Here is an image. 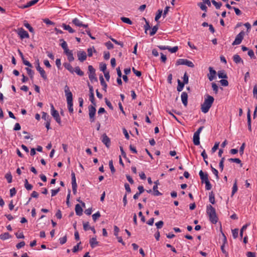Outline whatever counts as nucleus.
I'll return each mask as SVG.
<instances>
[{"instance_id":"dca6fc26","label":"nucleus","mask_w":257,"mask_h":257,"mask_svg":"<svg viewBox=\"0 0 257 257\" xmlns=\"http://www.w3.org/2000/svg\"><path fill=\"white\" fill-rule=\"evenodd\" d=\"M64 53L67 56L68 60L69 62H72L74 60V58L73 55L72 51L69 49L64 52Z\"/></svg>"},{"instance_id":"bf43d9fd","label":"nucleus","mask_w":257,"mask_h":257,"mask_svg":"<svg viewBox=\"0 0 257 257\" xmlns=\"http://www.w3.org/2000/svg\"><path fill=\"white\" fill-rule=\"evenodd\" d=\"M219 143L216 142L211 149L212 153H214L218 149L219 147Z\"/></svg>"},{"instance_id":"603ef678","label":"nucleus","mask_w":257,"mask_h":257,"mask_svg":"<svg viewBox=\"0 0 257 257\" xmlns=\"http://www.w3.org/2000/svg\"><path fill=\"white\" fill-rule=\"evenodd\" d=\"M39 0H33V1H30L28 3H27V6H28V7L29 8L32 6L35 5L36 4H37L39 2Z\"/></svg>"},{"instance_id":"6e6d98bb","label":"nucleus","mask_w":257,"mask_h":257,"mask_svg":"<svg viewBox=\"0 0 257 257\" xmlns=\"http://www.w3.org/2000/svg\"><path fill=\"white\" fill-rule=\"evenodd\" d=\"M72 185L77 184L74 172L71 173Z\"/></svg>"},{"instance_id":"2f4dec72","label":"nucleus","mask_w":257,"mask_h":257,"mask_svg":"<svg viewBox=\"0 0 257 257\" xmlns=\"http://www.w3.org/2000/svg\"><path fill=\"white\" fill-rule=\"evenodd\" d=\"M74 71H75L77 75L80 76H82L84 75V72L81 70L79 66L76 67L75 68V70L74 69Z\"/></svg>"},{"instance_id":"4468645a","label":"nucleus","mask_w":257,"mask_h":257,"mask_svg":"<svg viewBox=\"0 0 257 257\" xmlns=\"http://www.w3.org/2000/svg\"><path fill=\"white\" fill-rule=\"evenodd\" d=\"M199 176L200 177V179L201 180V182L202 183L205 182L208 180V175L206 173L205 174L204 172L200 170L199 173Z\"/></svg>"},{"instance_id":"f8f14e48","label":"nucleus","mask_w":257,"mask_h":257,"mask_svg":"<svg viewBox=\"0 0 257 257\" xmlns=\"http://www.w3.org/2000/svg\"><path fill=\"white\" fill-rule=\"evenodd\" d=\"M209 74H208L207 75V76H208L209 80L210 81H211L215 78L216 72L211 67H209Z\"/></svg>"},{"instance_id":"9b49d317","label":"nucleus","mask_w":257,"mask_h":257,"mask_svg":"<svg viewBox=\"0 0 257 257\" xmlns=\"http://www.w3.org/2000/svg\"><path fill=\"white\" fill-rule=\"evenodd\" d=\"M18 34L21 39L29 38L28 33L22 28L18 29Z\"/></svg>"},{"instance_id":"a19ab883","label":"nucleus","mask_w":257,"mask_h":257,"mask_svg":"<svg viewBox=\"0 0 257 257\" xmlns=\"http://www.w3.org/2000/svg\"><path fill=\"white\" fill-rule=\"evenodd\" d=\"M143 20H144L146 22V24L144 26V28L145 30V33H147V31L149 29H150L151 27L149 25V22L146 20V19L145 18H143Z\"/></svg>"},{"instance_id":"2eb2a0df","label":"nucleus","mask_w":257,"mask_h":257,"mask_svg":"<svg viewBox=\"0 0 257 257\" xmlns=\"http://www.w3.org/2000/svg\"><path fill=\"white\" fill-rule=\"evenodd\" d=\"M181 100L183 104L186 106L188 104V94L186 92H183L181 94Z\"/></svg>"},{"instance_id":"5701e85b","label":"nucleus","mask_w":257,"mask_h":257,"mask_svg":"<svg viewBox=\"0 0 257 257\" xmlns=\"http://www.w3.org/2000/svg\"><path fill=\"white\" fill-rule=\"evenodd\" d=\"M64 67L67 69L70 72L73 73L74 68L69 63H65L63 64Z\"/></svg>"},{"instance_id":"ddd939ff","label":"nucleus","mask_w":257,"mask_h":257,"mask_svg":"<svg viewBox=\"0 0 257 257\" xmlns=\"http://www.w3.org/2000/svg\"><path fill=\"white\" fill-rule=\"evenodd\" d=\"M102 142L105 145L107 148H109L110 145V140L108 136L104 134L102 136Z\"/></svg>"},{"instance_id":"338daca9","label":"nucleus","mask_w":257,"mask_h":257,"mask_svg":"<svg viewBox=\"0 0 257 257\" xmlns=\"http://www.w3.org/2000/svg\"><path fill=\"white\" fill-rule=\"evenodd\" d=\"M105 46L107 47V48L109 50L113 48V45L110 41L105 43Z\"/></svg>"},{"instance_id":"864d4df0","label":"nucleus","mask_w":257,"mask_h":257,"mask_svg":"<svg viewBox=\"0 0 257 257\" xmlns=\"http://www.w3.org/2000/svg\"><path fill=\"white\" fill-rule=\"evenodd\" d=\"M42 118L45 119L46 121L48 120H51V118L50 117L49 115L45 112H43Z\"/></svg>"},{"instance_id":"bb28decb","label":"nucleus","mask_w":257,"mask_h":257,"mask_svg":"<svg viewBox=\"0 0 257 257\" xmlns=\"http://www.w3.org/2000/svg\"><path fill=\"white\" fill-rule=\"evenodd\" d=\"M177 82H178V86L177 87V90L178 91L180 92L183 90L184 85L185 84L183 83L179 79H178Z\"/></svg>"},{"instance_id":"4be33fe9","label":"nucleus","mask_w":257,"mask_h":257,"mask_svg":"<svg viewBox=\"0 0 257 257\" xmlns=\"http://www.w3.org/2000/svg\"><path fill=\"white\" fill-rule=\"evenodd\" d=\"M199 135L197 134H194L193 135V143L195 145L198 146L200 144Z\"/></svg>"},{"instance_id":"473e14b6","label":"nucleus","mask_w":257,"mask_h":257,"mask_svg":"<svg viewBox=\"0 0 257 257\" xmlns=\"http://www.w3.org/2000/svg\"><path fill=\"white\" fill-rule=\"evenodd\" d=\"M120 20L126 24L132 25L133 24L132 21L128 18L126 17H121Z\"/></svg>"},{"instance_id":"9d476101","label":"nucleus","mask_w":257,"mask_h":257,"mask_svg":"<svg viewBox=\"0 0 257 257\" xmlns=\"http://www.w3.org/2000/svg\"><path fill=\"white\" fill-rule=\"evenodd\" d=\"M77 56L78 60L80 62H83L87 58V55L86 52L83 50L77 51Z\"/></svg>"},{"instance_id":"e2e57ef3","label":"nucleus","mask_w":257,"mask_h":257,"mask_svg":"<svg viewBox=\"0 0 257 257\" xmlns=\"http://www.w3.org/2000/svg\"><path fill=\"white\" fill-rule=\"evenodd\" d=\"M67 241V236L65 235L63 237H61L59 238V242L61 244H63L66 243Z\"/></svg>"},{"instance_id":"de8ad7c7","label":"nucleus","mask_w":257,"mask_h":257,"mask_svg":"<svg viewBox=\"0 0 257 257\" xmlns=\"http://www.w3.org/2000/svg\"><path fill=\"white\" fill-rule=\"evenodd\" d=\"M198 6L200 7V8L202 10L204 11L205 12L207 11V7L205 6V5L203 3H199L198 4Z\"/></svg>"},{"instance_id":"680f3d73","label":"nucleus","mask_w":257,"mask_h":257,"mask_svg":"<svg viewBox=\"0 0 257 257\" xmlns=\"http://www.w3.org/2000/svg\"><path fill=\"white\" fill-rule=\"evenodd\" d=\"M155 225L158 229H160L163 227L164 225V222L162 220L159 221V222L156 223Z\"/></svg>"},{"instance_id":"4c0bfd02","label":"nucleus","mask_w":257,"mask_h":257,"mask_svg":"<svg viewBox=\"0 0 257 257\" xmlns=\"http://www.w3.org/2000/svg\"><path fill=\"white\" fill-rule=\"evenodd\" d=\"M72 23L77 26L81 27L82 25V22L79 21L77 18H75L73 20Z\"/></svg>"},{"instance_id":"f3484780","label":"nucleus","mask_w":257,"mask_h":257,"mask_svg":"<svg viewBox=\"0 0 257 257\" xmlns=\"http://www.w3.org/2000/svg\"><path fill=\"white\" fill-rule=\"evenodd\" d=\"M247 126L248 129L250 132H251V115H250V110L249 108L248 109L247 112Z\"/></svg>"},{"instance_id":"c9c22d12","label":"nucleus","mask_w":257,"mask_h":257,"mask_svg":"<svg viewBox=\"0 0 257 257\" xmlns=\"http://www.w3.org/2000/svg\"><path fill=\"white\" fill-rule=\"evenodd\" d=\"M93 52H96V50H95L94 47L87 49L88 56L89 57H91L92 56Z\"/></svg>"},{"instance_id":"052dcab7","label":"nucleus","mask_w":257,"mask_h":257,"mask_svg":"<svg viewBox=\"0 0 257 257\" xmlns=\"http://www.w3.org/2000/svg\"><path fill=\"white\" fill-rule=\"evenodd\" d=\"M162 14V10H159L158 11V14L156 15L155 20L156 21H157L161 17Z\"/></svg>"},{"instance_id":"1a4fd4ad","label":"nucleus","mask_w":257,"mask_h":257,"mask_svg":"<svg viewBox=\"0 0 257 257\" xmlns=\"http://www.w3.org/2000/svg\"><path fill=\"white\" fill-rule=\"evenodd\" d=\"M88 110L90 120L91 122H94L95 120L94 116L96 113L95 106L89 105L88 106Z\"/></svg>"},{"instance_id":"6e6552de","label":"nucleus","mask_w":257,"mask_h":257,"mask_svg":"<svg viewBox=\"0 0 257 257\" xmlns=\"http://www.w3.org/2000/svg\"><path fill=\"white\" fill-rule=\"evenodd\" d=\"M35 64L36 65V68L37 71H38L41 75V76L44 79H47V75L45 70L40 67L39 60L37 59L36 60Z\"/></svg>"},{"instance_id":"423d86ee","label":"nucleus","mask_w":257,"mask_h":257,"mask_svg":"<svg viewBox=\"0 0 257 257\" xmlns=\"http://www.w3.org/2000/svg\"><path fill=\"white\" fill-rule=\"evenodd\" d=\"M51 111L52 115L56 120V122L59 124H61V118L60 117L59 112L55 109L54 105L52 104H51Z\"/></svg>"},{"instance_id":"5fc2aeb1","label":"nucleus","mask_w":257,"mask_h":257,"mask_svg":"<svg viewBox=\"0 0 257 257\" xmlns=\"http://www.w3.org/2000/svg\"><path fill=\"white\" fill-rule=\"evenodd\" d=\"M183 79V82H182L183 83L187 84L188 83L189 79H188V76L187 72H185L184 73Z\"/></svg>"},{"instance_id":"13d9d810","label":"nucleus","mask_w":257,"mask_h":257,"mask_svg":"<svg viewBox=\"0 0 257 257\" xmlns=\"http://www.w3.org/2000/svg\"><path fill=\"white\" fill-rule=\"evenodd\" d=\"M211 170H212V173L215 175L216 179H218L219 176H218V171L216 169L214 168L211 165Z\"/></svg>"},{"instance_id":"412c9836","label":"nucleus","mask_w":257,"mask_h":257,"mask_svg":"<svg viewBox=\"0 0 257 257\" xmlns=\"http://www.w3.org/2000/svg\"><path fill=\"white\" fill-rule=\"evenodd\" d=\"M99 80H100V84L101 85L103 86V90L105 91H106V88H107V84L106 83V82H105L104 80V78L103 77V76L102 75H101L100 76H99Z\"/></svg>"},{"instance_id":"f03ea898","label":"nucleus","mask_w":257,"mask_h":257,"mask_svg":"<svg viewBox=\"0 0 257 257\" xmlns=\"http://www.w3.org/2000/svg\"><path fill=\"white\" fill-rule=\"evenodd\" d=\"M64 92L66 97L69 111L70 113H72L73 112V95L72 92L70 90L69 86L67 85L64 87Z\"/></svg>"},{"instance_id":"ea45409f","label":"nucleus","mask_w":257,"mask_h":257,"mask_svg":"<svg viewBox=\"0 0 257 257\" xmlns=\"http://www.w3.org/2000/svg\"><path fill=\"white\" fill-rule=\"evenodd\" d=\"M5 178L7 179L9 183H11L12 182L13 177L11 173H7L5 175Z\"/></svg>"},{"instance_id":"c85d7f7f","label":"nucleus","mask_w":257,"mask_h":257,"mask_svg":"<svg viewBox=\"0 0 257 257\" xmlns=\"http://www.w3.org/2000/svg\"><path fill=\"white\" fill-rule=\"evenodd\" d=\"M11 237V235L8 232H5L0 235V238L2 240H6Z\"/></svg>"},{"instance_id":"a878e982","label":"nucleus","mask_w":257,"mask_h":257,"mask_svg":"<svg viewBox=\"0 0 257 257\" xmlns=\"http://www.w3.org/2000/svg\"><path fill=\"white\" fill-rule=\"evenodd\" d=\"M62 27L65 30L68 31L70 33H73L75 31L69 26L65 24H63Z\"/></svg>"},{"instance_id":"72a5a7b5","label":"nucleus","mask_w":257,"mask_h":257,"mask_svg":"<svg viewBox=\"0 0 257 257\" xmlns=\"http://www.w3.org/2000/svg\"><path fill=\"white\" fill-rule=\"evenodd\" d=\"M26 70L28 74L30 77L31 79H33V76L34 74V71L31 69L29 68V67L26 68Z\"/></svg>"},{"instance_id":"b1692460","label":"nucleus","mask_w":257,"mask_h":257,"mask_svg":"<svg viewBox=\"0 0 257 257\" xmlns=\"http://www.w3.org/2000/svg\"><path fill=\"white\" fill-rule=\"evenodd\" d=\"M155 185H154L153 186V189L154 190V195L155 196H159V195H162V193H160L158 190V184H157V182H155Z\"/></svg>"},{"instance_id":"4d7b16f0","label":"nucleus","mask_w":257,"mask_h":257,"mask_svg":"<svg viewBox=\"0 0 257 257\" xmlns=\"http://www.w3.org/2000/svg\"><path fill=\"white\" fill-rule=\"evenodd\" d=\"M204 183L205 184V189L207 190H209L211 189L212 186L209 180H207Z\"/></svg>"},{"instance_id":"49530a36","label":"nucleus","mask_w":257,"mask_h":257,"mask_svg":"<svg viewBox=\"0 0 257 257\" xmlns=\"http://www.w3.org/2000/svg\"><path fill=\"white\" fill-rule=\"evenodd\" d=\"M237 191V186L236 181H235L233 184L232 190V196H233Z\"/></svg>"},{"instance_id":"f257e3e1","label":"nucleus","mask_w":257,"mask_h":257,"mask_svg":"<svg viewBox=\"0 0 257 257\" xmlns=\"http://www.w3.org/2000/svg\"><path fill=\"white\" fill-rule=\"evenodd\" d=\"M214 101V98L213 96L209 94L206 95L204 101L201 105V111L205 113L208 112Z\"/></svg>"},{"instance_id":"cd10ccee","label":"nucleus","mask_w":257,"mask_h":257,"mask_svg":"<svg viewBox=\"0 0 257 257\" xmlns=\"http://www.w3.org/2000/svg\"><path fill=\"white\" fill-rule=\"evenodd\" d=\"M218 76L219 78H227V74L225 73L224 70L219 71L218 72Z\"/></svg>"},{"instance_id":"8fccbe9b","label":"nucleus","mask_w":257,"mask_h":257,"mask_svg":"<svg viewBox=\"0 0 257 257\" xmlns=\"http://www.w3.org/2000/svg\"><path fill=\"white\" fill-rule=\"evenodd\" d=\"M232 236L234 238H236L238 235V229L237 228H235L232 230Z\"/></svg>"},{"instance_id":"6ab92c4d","label":"nucleus","mask_w":257,"mask_h":257,"mask_svg":"<svg viewBox=\"0 0 257 257\" xmlns=\"http://www.w3.org/2000/svg\"><path fill=\"white\" fill-rule=\"evenodd\" d=\"M89 243L90 246L92 248H94L96 245H97L98 244V242L96 240V237L91 238L89 240Z\"/></svg>"},{"instance_id":"79ce46f5","label":"nucleus","mask_w":257,"mask_h":257,"mask_svg":"<svg viewBox=\"0 0 257 257\" xmlns=\"http://www.w3.org/2000/svg\"><path fill=\"white\" fill-rule=\"evenodd\" d=\"M24 25L25 27H26L30 32H31V33L34 32V29L32 28V27H31V26L28 23L25 22Z\"/></svg>"},{"instance_id":"a211bd4d","label":"nucleus","mask_w":257,"mask_h":257,"mask_svg":"<svg viewBox=\"0 0 257 257\" xmlns=\"http://www.w3.org/2000/svg\"><path fill=\"white\" fill-rule=\"evenodd\" d=\"M233 60L236 64H238L240 63L243 64V61L242 59L238 54H235L233 56Z\"/></svg>"},{"instance_id":"f704fd0d","label":"nucleus","mask_w":257,"mask_h":257,"mask_svg":"<svg viewBox=\"0 0 257 257\" xmlns=\"http://www.w3.org/2000/svg\"><path fill=\"white\" fill-rule=\"evenodd\" d=\"M228 160L230 162H234L237 164H240V166H242L241 161L238 158H230Z\"/></svg>"},{"instance_id":"3c124183","label":"nucleus","mask_w":257,"mask_h":257,"mask_svg":"<svg viewBox=\"0 0 257 257\" xmlns=\"http://www.w3.org/2000/svg\"><path fill=\"white\" fill-rule=\"evenodd\" d=\"M89 100L93 105L96 106L94 94H89Z\"/></svg>"},{"instance_id":"20e7f679","label":"nucleus","mask_w":257,"mask_h":257,"mask_svg":"<svg viewBox=\"0 0 257 257\" xmlns=\"http://www.w3.org/2000/svg\"><path fill=\"white\" fill-rule=\"evenodd\" d=\"M88 76L90 80L92 82L93 81L97 82V79L96 77L95 70L92 65H89L88 67Z\"/></svg>"},{"instance_id":"e433bc0d","label":"nucleus","mask_w":257,"mask_h":257,"mask_svg":"<svg viewBox=\"0 0 257 257\" xmlns=\"http://www.w3.org/2000/svg\"><path fill=\"white\" fill-rule=\"evenodd\" d=\"M211 2L216 9H219L222 6L221 3H217L215 0H211Z\"/></svg>"},{"instance_id":"393cba45","label":"nucleus","mask_w":257,"mask_h":257,"mask_svg":"<svg viewBox=\"0 0 257 257\" xmlns=\"http://www.w3.org/2000/svg\"><path fill=\"white\" fill-rule=\"evenodd\" d=\"M209 202L212 204H214L215 203V195H214V193L212 191L209 192Z\"/></svg>"},{"instance_id":"0eeeda50","label":"nucleus","mask_w":257,"mask_h":257,"mask_svg":"<svg viewBox=\"0 0 257 257\" xmlns=\"http://www.w3.org/2000/svg\"><path fill=\"white\" fill-rule=\"evenodd\" d=\"M245 33L243 31H241L235 37V40L232 43L233 46L240 44L243 39Z\"/></svg>"},{"instance_id":"7ed1b4c3","label":"nucleus","mask_w":257,"mask_h":257,"mask_svg":"<svg viewBox=\"0 0 257 257\" xmlns=\"http://www.w3.org/2000/svg\"><path fill=\"white\" fill-rule=\"evenodd\" d=\"M206 212L209 216L210 221L213 224H216L218 218L215 209L211 205H208L206 207Z\"/></svg>"},{"instance_id":"58836bf2","label":"nucleus","mask_w":257,"mask_h":257,"mask_svg":"<svg viewBox=\"0 0 257 257\" xmlns=\"http://www.w3.org/2000/svg\"><path fill=\"white\" fill-rule=\"evenodd\" d=\"M109 166L111 171V172L113 174L115 172V169L113 165V161L112 160L109 161Z\"/></svg>"},{"instance_id":"09e8293b","label":"nucleus","mask_w":257,"mask_h":257,"mask_svg":"<svg viewBox=\"0 0 257 257\" xmlns=\"http://www.w3.org/2000/svg\"><path fill=\"white\" fill-rule=\"evenodd\" d=\"M100 70L102 71L103 73L104 72H106V64L104 63H101L100 64Z\"/></svg>"},{"instance_id":"39448f33","label":"nucleus","mask_w":257,"mask_h":257,"mask_svg":"<svg viewBox=\"0 0 257 257\" xmlns=\"http://www.w3.org/2000/svg\"><path fill=\"white\" fill-rule=\"evenodd\" d=\"M185 65L191 68H193L194 65L191 61L185 59H179L176 63V65Z\"/></svg>"},{"instance_id":"0e129e2a","label":"nucleus","mask_w":257,"mask_h":257,"mask_svg":"<svg viewBox=\"0 0 257 257\" xmlns=\"http://www.w3.org/2000/svg\"><path fill=\"white\" fill-rule=\"evenodd\" d=\"M253 96L255 99H257V85L256 84H255L253 86Z\"/></svg>"},{"instance_id":"a18cd8bd","label":"nucleus","mask_w":257,"mask_h":257,"mask_svg":"<svg viewBox=\"0 0 257 257\" xmlns=\"http://www.w3.org/2000/svg\"><path fill=\"white\" fill-rule=\"evenodd\" d=\"M92 217L93 221L95 222L97 218L100 217V213L99 211H97L96 213L93 214Z\"/></svg>"},{"instance_id":"7c9ffc66","label":"nucleus","mask_w":257,"mask_h":257,"mask_svg":"<svg viewBox=\"0 0 257 257\" xmlns=\"http://www.w3.org/2000/svg\"><path fill=\"white\" fill-rule=\"evenodd\" d=\"M60 41L62 42L61 44V46L64 50V52L69 50L67 47L66 42L63 39H60Z\"/></svg>"},{"instance_id":"c756f323","label":"nucleus","mask_w":257,"mask_h":257,"mask_svg":"<svg viewBox=\"0 0 257 257\" xmlns=\"http://www.w3.org/2000/svg\"><path fill=\"white\" fill-rule=\"evenodd\" d=\"M24 182H25V184H24L25 187L27 190H31L32 189L33 186L28 183V181L27 179H26L24 181Z\"/></svg>"},{"instance_id":"774afa93","label":"nucleus","mask_w":257,"mask_h":257,"mask_svg":"<svg viewBox=\"0 0 257 257\" xmlns=\"http://www.w3.org/2000/svg\"><path fill=\"white\" fill-rule=\"evenodd\" d=\"M178 47L177 46H175L173 48H171V47H169V49H168V50L171 53H175L178 51Z\"/></svg>"},{"instance_id":"69168bd1","label":"nucleus","mask_w":257,"mask_h":257,"mask_svg":"<svg viewBox=\"0 0 257 257\" xmlns=\"http://www.w3.org/2000/svg\"><path fill=\"white\" fill-rule=\"evenodd\" d=\"M132 70L136 76L140 77L142 75V72L141 71L137 70L134 67H133Z\"/></svg>"},{"instance_id":"c03bdc74","label":"nucleus","mask_w":257,"mask_h":257,"mask_svg":"<svg viewBox=\"0 0 257 257\" xmlns=\"http://www.w3.org/2000/svg\"><path fill=\"white\" fill-rule=\"evenodd\" d=\"M212 88L214 93L217 94L218 91V87L217 85L214 82L212 83Z\"/></svg>"},{"instance_id":"37998d69","label":"nucleus","mask_w":257,"mask_h":257,"mask_svg":"<svg viewBox=\"0 0 257 257\" xmlns=\"http://www.w3.org/2000/svg\"><path fill=\"white\" fill-rule=\"evenodd\" d=\"M158 29V27L157 25L154 26L153 27V28L152 29L151 31L150 32V35L151 36H153L154 35H155Z\"/></svg>"},{"instance_id":"aec40b11","label":"nucleus","mask_w":257,"mask_h":257,"mask_svg":"<svg viewBox=\"0 0 257 257\" xmlns=\"http://www.w3.org/2000/svg\"><path fill=\"white\" fill-rule=\"evenodd\" d=\"M75 210L76 214L77 215L80 216L82 214L83 210L82 207L79 204H77L75 205Z\"/></svg>"}]
</instances>
